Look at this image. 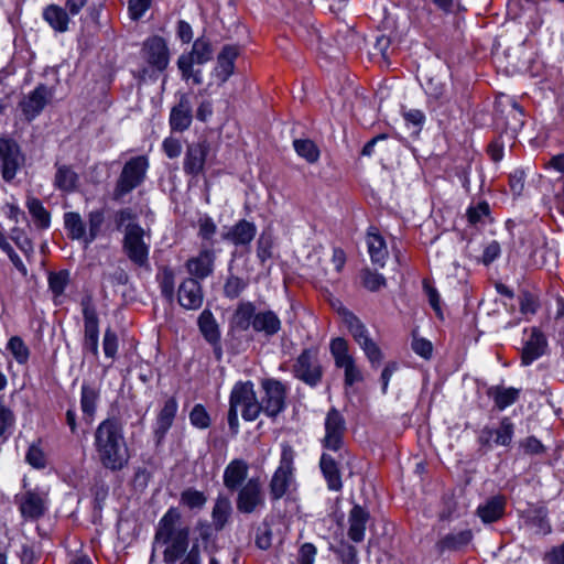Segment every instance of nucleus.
<instances>
[{"instance_id": "nucleus-43", "label": "nucleus", "mask_w": 564, "mask_h": 564, "mask_svg": "<svg viewBox=\"0 0 564 564\" xmlns=\"http://www.w3.org/2000/svg\"><path fill=\"white\" fill-rule=\"evenodd\" d=\"M99 399V392L91 386L82 387L80 408L89 420H93L96 412V404Z\"/></svg>"}, {"instance_id": "nucleus-52", "label": "nucleus", "mask_w": 564, "mask_h": 564, "mask_svg": "<svg viewBox=\"0 0 564 564\" xmlns=\"http://www.w3.org/2000/svg\"><path fill=\"white\" fill-rule=\"evenodd\" d=\"M189 422L191 424L199 430H206L212 424V419L209 413L207 412L206 408L197 403L193 406V409L189 412Z\"/></svg>"}, {"instance_id": "nucleus-31", "label": "nucleus", "mask_w": 564, "mask_h": 564, "mask_svg": "<svg viewBox=\"0 0 564 564\" xmlns=\"http://www.w3.org/2000/svg\"><path fill=\"white\" fill-rule=\"evenodd\" d=\"M319 468L326 480L327 488L332 491H340L343 489V480L339 463L330 454L323 453L319 459Z\"/></svg>"}, {"instance_id": "nucleus-54", "label": "nucleus", "mask_w": 564, "mask_h": 564, "mask_svg": "<svg viewBox=\"0 0 564 564\" xmlns=\"http://www.w3.org/2000/svg\"><path fill=\"white\" fill-rule=\"evenodd\" d=\"M25 460L34 468L41 469L46 466V457L39 444L30 445Z\"/></svg>"}, {"instance_id": "nucleus-36", "label": "nucleus", "mask_w": 564, "mask_h": 564, "mask_svg": "<svg viewBox=\"0 0 564 564\" xmlns=\"http://www.w3.org/2000/svg\"><path fill=\"white\" fill-rule=\"evenodd\" d=\"M231 513L232 506L230 499L225 495H218L212 510V522L214 529L216 531L224 530L226 524L229 522Z\"/></svg>"}, {"instance_id": "nucleus-47", "label": "nucleus", "mask_w": 564, "mask_h": 564, "mask_svg": "<svg viewBox=\"0 0 564 564\" xmlns=\"http://www.w3.org/2000/svg\"><path fill=\"white\" fill-rule=\"evenodd\" d=\"M26 207L31 214L33 220L41 228H47L50 226V214L44 208L40 199L31 197L26 202Z\"/></svg>"}, {"instance_id": "nucleus-4", "label": "nucleus", "mask_w": 564, "mask_h": 564, "mask_svg": "<svg viewBox=\"0 0 564 564\" xmlns=\"http://www.w3.org/2000/svg\"><path fill=\"white\" fill-rule=\"evenodd\" d=\"M214 58V47L212 41L206 36L197 37L192 50L183 53L177 58V68L183 80L199 86L204 82L203 70L195 68V65H204Z\"/></svg>"}, {"instance_id": "nucleus-6", "label": "nucleus", "mask_w": 564, "mask_h": 564, "mask_svg": "<svg viewBox=\"0 0 564 564\" xmlns=\"http://www.w3.org/2000/svg\"><path fill=\"white\" fill-rule=\"evenodd\" d=\"M280 370H290L295 379L310 388H316L322 383L324 377L319 349L315 346L304 348L290 368L286 362H283L280 365Z\"/></svg>"}, {"instance_id": "nucleus-33", "label": "nucleus", "mask_w": 564, "mask_h": 564, "mask_svg": "<svg viewBox=\"0 0 564 564\" xmlns=\"http://www.w3.org/2000/svg\"><path fill=\"white\" fill-rule=\"evenodd\" d=\"M366 242L372 263L383 267L388 258V248L384 238L379 234L376 227H369Z\"/></svg>"}, {"instance_id": "nucleus-38", "label": "nucleus", "mask_w": 564, "mask_h": 564, "mask_svg": "<svg viewBox=\"0 0 564 564\" xmlns=\"http://www.w3.org/2000/svg\"><path fill=\"white\" fill-rule=\"evenodd\" d=\"M329 351L336 368H347V366L356 361L349 351V344L344 337L333 338L329 343Z\"/></svg>"}, {"instance_id": "nucleus-11", "label": "nucleus", "mask_w": 564, "mask_h": 564, "mask_svg": "<svg viewBox=\"0 0 564 564\" xmlns=\"http://www.w3.org/2000/svg\"><path fill=\"white\" fill-rule=\"evenodd\" d=\"M261 413L274 420L286 409L289 387L278 379L267 378L261 381Z\"/></svg>"}, {"instance_id": "nucleus-42", "label": "nucleus", "mask_w": 564, "mask_h": 564, "mask_svg": "<svg viewBox=\"0 0 564 564\" xmlns=\"http://www.w3.org/2000/svg\"><path fill=\"white\" fill-rule=\"evenodd\" d=\"M293 147L297 155L306 160L307 163L314 164L319 160L321 151L314 141L310 139H295Z\"/></svg>"}, {"instance_id": "nucleus-25", "label": "nucleus", "mask_w": 564, "mask_h": 564, "mask_svg": "<svg viewBox=\"0 0 564 564\" xmlns=\"http://www.w3.org/2000/svg\"><path fill=\"white\" fill-rule=\"evenodd\" d=\"M370 520L369 511L360 505H354L348 513L347 536L354 543L365 540L367 524Z\"/></svg>"}, {"instance_id": "nucleus-55", "label": "nucleus", "mask_w": 564, "mask_h": 564, "mask_svg": "<svg viewBox=\"0 0 564 564\" xmlns=\"http://www.w3.org/2000/svg\"><path fill=\"white\" fill-rule=\"evenodd\" d=\"M0 248L8 254L13 265L23 276L28 274V269L23 264L21 258L14 252L11 245L7 241L4 235L0 231Z\"/></svg>"}, {"instance_id": "nucleus-61", "label": "nucleus", "mask_w": 564, "mask_h": 564, "mask_svg": "<svg viewBox=\"0 0 564 564\" xmlns=\"http://www.w3.org/2000/svg\"><path fill=\"white\" fill-rule=\"evenodd\" d=\"M411 348L416 355L424 359H430L432 357V343L425 338L413 336Z\"/></svg>"}, {"instance_id": "nucleus-15", "label": "nucleus", "mask_w": 564, "mask_h": 564, "mask_svg": "<svg viewBox=\"0 0 564 564\" xmlns=\"http://www.w3.org/2000/svg\"><path fill=\"white\" fill-rule=\"evenodd\" d=\"M325 436L322 440L323 447L333 452H339L344 446L346 421L341 413L332 408L325 419Z\"/></svg>"}, {"instance_id": "nucleus-5", "label": "nucleus", "mask_w": 564, "mask_h": 564, "mask_svg": "<svg viewBox=\"0 0 564 564\" xmlns=\"http://www.w3.org/2000/svg\"><path fill=\"white\" fill-rule=\"evenodd\" d=\"M294 458L293 447L286 442L282 443L279 466L269 481L271 501H279L295 488Z\"/></svg>"}, {"instance_id": "nucleus-26", "label": "nucleus", "mask_w": 564, "mask_h": 564, "mask_svg": "<svg viewBox=\"0 0 564 564\" xmlns=\"http://www.w3.org/2000/svg\"><path fill=\"white\" fill-rule=\"evenodd\" d=\"M51 98L48 88L44 85L37 86L26 95L20 102L23 115L28 120H33L44 109Z\"/></svg>"}, {"instance_id": "nucleus-23", "label": "nucleus", "mask_w": 564, "mask_h": 564, "mask_svg": "<svg viewBox=\"0 0 564 564\" xmlns=\"http://www.w3.org/2000/svg\"><path fill=\"white\" fill-rule=\"evenodd\" d=\"M257 235V226L247 219H240L223 231L221 239L235 247H249Z\"/></svg>"}, {"instance_id": "nucleus-22", "label": "nucleus", "mask_w": 564, "mask_h": 564, "mask_svg": "<svg viewBox=\"0 0 564 564\" xmlns=\"http://www.w3.org/2000/svg\"><path fill=\"white\" fill-rule=\"evenodd\" d=\"M15 499L21 516L25 520H37L46 511V498L36 491L28 490L18 495Z\"/></svg>"}, {"instance_id": "nucleus-35", "label": "nucleus", "mask_w": 564, "mask_h": 564, "mask_svg": "<svg viewBox=\"0 0 564 564\" xmlns=\"http://www.w3.org/2000/svg\"><path fill=\"white\" fill-rule=\"evenodd\" d=\"M197 325L205 340L220 350V330L212 311L204 310L198 316Z\"/></svg>"}, {"instance_id": "nucleus-64", "label": "nucleus", "mask_w": 564, "mask_h": 564, "mask_svg": "<svg viewBox=\"0 0 564 564\" xmlns=\"http://www.w3.org/2000/svg\"><path fill=\"white\" fill-rule=\"evenodd\" d=\"M102 348H104L105 356L108 358H113L117 354L118 337H117V334L110 328H107L105 332L104 340H102Z\"/></svg>"}, {"instance_id": "nucleus-24", "label": "nucleus", "mask_w": 564, "mask_h": 564, "mask_svg": "<svg viewBox=\"0 0 564 564\" xmlns=\"http://www.w3.org/2000/svg\"><path fill=\"white\" fill-rule=\"evenodd\" d=\"M177 409L178 404L176 399L171 397L164 402L162 409L158 413L153 429V435L156 444H161L164 441L169 430L173 425Z\"/></svg>"}, {"instance_id": "nucleus-49", "label": "nucleus", "mask_w": 564, "mask_h": 564, "mask_svg": "<svg viewBox=\"0 0 564 564\" xmlns=\"http://www.w3.org/2000/svg\"><path fill=\"white\" fill-rule=\"evenodd\" d=\"M198 232L197 236L202 240V245H215V235L217 232V226L213 218L208 215L200 217L197 221Z\"/></svg>"}, {"instance_id": "nucleus-21", "label": "nucleus", "mask_w": 564, "mask_h": 564, "mask_svg": "<svg viewBox=\"0 0 564 564\" xmlns=\"http://www.w3.org/2000/svg\"><path fill=\"white\" fill-rule=\"evenodd\" d=\"M177 302L185 310L196 311L204 302L203 286L195 278H185L178 285Z\"/></svg>"}, {"instance_id": "nucleus-27", "label": "nucleus", "mask_w": 564, "mask_h": 564, "mask_svg": "<svg viewBox=\"0 0 564 564\" xmlns=\"http://www.w3.org/2000/svg\"><path fill=\"white\" fill-rule=\"evenodd\" d=\"M249 473V465L241 458L232 459L225 468L223 475L224 486L234 492L240 489L246 482Z\"/></svg>"}, {"instance_id": "nucleus-57", "label": "nucleus", "mask_w": 564, "mask_h": 564, "mask_svg": "<svg viewBox=\"0 0 564 564\" xmlns=\"http://www.w3.org/2000/svg\"><path fill=\"white\" fill-rule=\"evenodd\" d=\"M57 171L54 178V185L56 188L68 192L70 188V169L67 164L56 163Z\"/></svg>"}, {"instance_id": "nucleus-19", "label": "nucleus", "mask_w": 564, "mask_h": 564, "mask_svg": "<svg viewBox=\"0 0 564 564\" xmlns=\"http://www.w3.org/2000/svg\"><path fill=\"white\" fill-rule=\"evenodd\" d=\"M23 159L19 145L8 139H0V170L6 181H11Z\"/></svg>"}, {"instance_id": "nucleus-28", "label": "nucleus", "mask_w": 564, "mask_h": 564, "mask_svg": "<svg viewBox=\"0 0 564 564\" xmlns=\"http://www.w3.org/2000/svg\"><path fill=\"white\" fill-rule=\"evenodd\" d=\"M486 394L490 400H492L495 409L503 411L519 401L521 389L496 384L488 387Z\"/></svg>"}, {"instance_id": "nucleus-34", "label": "nucleus", "mask_w": 564, "mask_h": 564, "mask_svg": "<svg viewBox=\"0 0 564 564\" xmlns=\"http://www.w3.org/2000/svg\"><path fill=\"white\" fill-rule=\"evenodd\" d=\"M473 532L469 529L451 532L440 539L435 547L442 554L444 552H457L467 546L473 540Z\"/></svg>"}, {"instance_id": "nucleus-46", "label": "nucleus", "mask_w": 564, "mask_h": 564, "mask_svg": "<svg viewBox=\"0 0 564 564\" xmlns=\"http://www.w3.org/2000/svg\"><path fill=\"white\" fill-rule=\"evenodd\" d=\"M330 551L337 555L341 564H359L358 550L346 540H341L337 546H332Z\"/></svg>"}, {"instance_id": "nucleus-37", "label": "nucleus", "mask_w": 564, "mask_h": 564, "mask_svg": "<svg viewBox=\"0 0 564 564\" xmlns=\"http://www.w3.org/2000/svg\"><path fill=\"white\" fill-rule=\"evenodd\" d=\"M525 524L538 535H547L552 532L549 512L545 507H536L529 510L525 516Z\"/></svg>"}, {"instance_id": "nucleus-40", "label": "nucleus", "mask_w": 564, "mask_h": 564, "mask_svg": "<svg viewBox=\"0 0 564 564\" xmlns=\"http://www.w3.org/2000/svg\"><path fill=\"white\" fill-rule=\"evenodd\" d=\"M155 280L159 284L161 295L167 302H173L175 297V272L169 265L159 267Z\"/></svg>"}, {"instance_id": "nucleus-8", "label": "nucleus", "mask_w": 564, "mask_h": 564, "mask_svg": "<svg viewBox=\"0 0 564 564\" xmlns=\"http://www.w3.org/2000/svg\"><path fill=\"white\" fill-rule=\"evenodd\" d=\"M343 322L354 340L359 345L372 368H377L383 359V352L378 344L370 337L369 330L361 319L352 312L341 311Z\"/></svg>"}, {"instance_id": "nucleus-63", "label": "nucleus", "mask_w": 564, "mask_h": 564, "mask_svg": "<svg viewBox=\"0 0 564 564\" xmlns=\"http://www.w3.org/2000/svg\"><path fill=\"white\" fill-rule=\"evenodd\" d=\"M316 554V546L313 543L306 542L299 550L296 564H314Z\"/></svg>"}, {"instance_id": "nucleus-16", "label": "nucleus", "mask_w": 564, "mask_h": 564, "mask_svg": "<svg viewBox=\"0 0 564 564\" xmlns=\"http://www.w3.org/2000/svg\"><path fill=\"white\" fill-rule=\"evenodd\" d=\"M82 311L85 323L84 349L90 351L94 356L98 354V316L93 303L91 295H85L82 300Z\"/></svg>"}, {"instance_id": "nucleus-7", "label": "nucleus", "mask_w": 564, "mask_h": 564, "mask_svg": "<svg viewBox=\"0 0 564 564\" xmlns=\"http://www.w3.org/2000/svg\"><path fill=\"white\" fill-rule=\"evenodd\" d=\"M34 551L25 536L9 534L6 527H0V564H33Z\"/></svg>"}, {"instance_id": "nucleus-41", "label": "nucleus", "mask_w": 564, "mask_h": 564, "mask_svg": "<svg viewBox=\"0 0 564 564\" xmlns=\"http://www.w3.org/2000/svg\"><path fill=\"white\" fill-rule=\"evenodd\" d=\"M43 19L57 32H66L68 29L67 12L56 4H50L44 9Z\"/></svg>"}, {"instance_id": "nucleus-32", "label": "nucleus", "mask_w": 564, "mask_h": 564, "mask_svg": "<svg viewBox=\"0 0 564 564\" xmlns=\"http://www.w3.org/2000/svg\"><path fill=\"white\" fill-rule=\"evenodd\" d=\"M282 328L278 314L271 310L259 311L254 317L252 330L268 338L275 336Z\"/></svg>"}, {"instance_id": "nucleus-29", "label": "nucleus", "mask_w": 564, "mask_h": 564, "mask_svg": "<svg viewBox=\"0 0 564 564\" xmlns=\"http://www.w3.org/2000/svg\"><path fill=\"white\" fill-rule=\"evenodd\" d=\"M507 507V498L503 495H496L479 505L476 513L484 523H494L503 518Z\"/></svg>"}, {"instance_id": "nucleus-50", "label": "nucleus", "mask_w": 564, "mask_h": 564, "mask_svg": "<svg viewBox=\"0 0 564 564\" xmlns=\"http://www.w3.org/2000/svg\"><path fill=\"white\" fill-rule=\"evenodd\" d=\"M361 284L370 292H377L387 284L386 278L370 269H364L360 273Z\"/></svg>"}, {"instance_id": "nucleus-44", "label": "nucleus", "mask_w": 564, "mask_h": 564, "mask_svg": "<svg viewBox=\"0 0 564 564\" xmlns=\"http://www.w3.org/2000/svg\"><path fill=\"white\" fill-rule=\"evenodd\" d=\"M520 313L524 316H533L540 308V299L536 293L528 290L520 292L518 296Z\"/></svg>"}, {"instance_id": "nucleus-58", "label": "nucleus", "mask_w": 564, "mask_h": 564, "mask_svg": "<svg viewBox=\"0 0 564 564\" xmlns=\"http://www.w3.org/2000/svg\"><path fill=\"white\" fill-rule=\"evenodd\" d=\"M68 282V272L61 271L58 273H51L48 276L50 289L55 295V299L63 294V291Z\"/></svg>"}, {"instance_id": "nucleus-45", "label": "nucleus", "mask_w": 564, "mask_h": 564, "mask_svg": "<svg viewBox=\"0 0 564 564\" xmlns=\"http://www.w3.org/2000/svg\"><path fill=\"white\" fill-rule=\"evenodd\" d=\"M514 434V424L510 417L503 416L499 422V427L494 430L495 444L500 446H509Z\"/></svg>"}, {"instance_id": "nucleus-39", "label": "nucleus", "mask_w": 564, "mask_h": 564, "mask_svg": "<svg viewBox=\"0 0 564 564\" xmlns=\"http://www.w3.org/2000/svg\"><path fill=\"white\" fill-rule=\"evenodd\" d=\"M192 123V109L186 99L174 106L170 113V126L172 130L183 132Z\"/></svg>"}, {"instance_id": "nucleus-3", "label": "nucleus", "mask_w": 564, "mask_h": 564, "mask_svg": "<svg viewBox=\"0 0 564 564\" xmlns=\"http://www.w3.org/2000/svg\"><path fill=\"white\" fill-rule=\"evenodd\" d=\"M140 54L145 65L133 70V77L138 79L139 84L148 80L156 82L160 74L170 64V51L166 41L159 35L150 36L143 42Z\"/></svg>"}, {"instance_id": "nucleus-53", "label": "nucleus", "mask_w": 564, "mask_h": 564, "mask_svg": "<svg viewBox=\"0 0 564 564\" xmlns=\"http://www.w3.org/2000/svg\"><path fill=\"white\" fill-rule=\"evenodd\" d=\"M7 348L19 364H25L28 361L30 351L20 337H11L8 341Z\"/></svg>"}, {"instance_id": "nucleus-14", "label": "nucleus", "mask_w": 564, "mask_h": 564, "mask_svg": "<svg viewBox=\"0 0 564 564\" xmlns=\"http://www.w3.org/2000/svg\"><path fill=\"white\" fill-rule=\"evenodd\" d=\"M547 347V338L540 328H525L521 347V365L530 366L546 354Z\"/></svg>"}, {"instance_id": "nucleus-10", "label": "nucleus", "mask_w": 564, "mask_h": 564, "mask_svg": "<svg viewBox=\"0 0 564 564\" xmlns=\"http://www.w3.org/2000/svg\"><path fill=\"white\" fill-rule=\"evenodd\" d=\"M144 236L145 231L139 224H127L122 251L133 265L149 269L150 243L145 241Z\"/></svg>"}, {"instance_id": "nucleus-9", "label": "nucleus", "mask_w": 564, "mask_h": 564, "mask_svg": "<svg viewBox=\"0 0 564 564\" xmlns=\"http://www.w3.org/2000/svg\"><path fill=\"white\" fill-rule=\"evenodd\" d=\"M148 169L149 159L145 155H138L128 160L116 182L112 199L120 202L126 195L139 187L145 180Z\"/></svg>"}, {"instance_id": "nucleus-12", "label": "nucleus", "mask_w": 564, "mask_h": 564, "mask_svg": "<svg viewBox=\"0 0 564 564\" xmlns=\"http://www.w3.org/2000/svg\"><path fill=\"white\" fill-rule=\"evenodd\" d=\"M229 405L236 410L240 409L245 421H256L261 414V409L253 382L250 380L236 382L229 395Z\"/></svg>"}, {"instance_id": "nucleus-48", "label": "nucleus", "mask_w": 564, "mask_h": 564, "mask_svg": "<svg viewBox=\"0 0 564 564\" xmlns=\"http://www.w3.org/2000/svg\"><path fill=\"white\" fill-rule=\"evenodd\" d=\"M249 282L247 279L229 274L224 284V295L229 300H235L248 288Z\"/></svg>"}, {"instance_id": "nucleus-51", "label": "nucleus", "mask_w": 564, "mask_h": 564, "mask_svg": "<svg viewBox=\"0 0 564 564\" xmlns=\"http://www.w3.org/2000/svg\"><path fill=\"white\" fill-rule=\"evenodd\" d=\"M207 501L204 492L193 488H187L182 491L180 502L189 509H202Z\"/></svg>"}, {"instance_id": "nucleus-18", "label": "nucleus", "mask_w": 564, "mask_h": 564, "mask_svg": "<svg viewBox=\"0 0 564 564\" xmlns=\"http://www.w3.org/2000/svg\"><path fill=\"white\" fill-rule=\"evenodd\" d=\"M216 252L213 249V243L202 245L197 256L189 258L185 268L189 274L188 278H195L196 281H202L213 274L215 268Z\"/></svg>"}, {"instance_id": "nucleus-56", "label": "nucleus", "mask_w": 564, "mask_h": 564, "mask_svg": "<svg viewBox=\"0 0 564 564\" xmlns=\"http://www.w3.org/2000/svg\"><path fill=\"white\" fill-rule=\"evenodd\" d=\"M489 214L490 207L489 204L485 200L479 202L475 206H470L466 212V216L470 225H476L480 223L482 218L488 216Z\"/></svg>"}, {"instance_id": "nucleus-13", "label": "nucleus", "mask_w": 564, "mask_h": 564, "mask_svg": "<svg viewBox=\"0 0 564 564\" xmlns=\"http://www.w3.org/2000/svg\"><path fill=\"white\" fill-rule=\"evenodd\" d=\"M237 491L236 508L242 514L260 511L265 506V495L259 478L252 477Z\"/></svg>"}, {"instance_id": "nucleus-30", "label": "nucleus", "mask_w": 564, "mask_h": 564, "mask_svg": "<svg viewBox=\"0 0 564 564\" xmlns=\"http://www.w3.org/2000/svg\"><path fill=\"white\" fill-rule=\"evenodd\" d=\"M256 314L257 311L253 302H239L230 318V327L238 332L249 330L253 327Z\"/></svg>"}, {"instance_id": "nucleus-17", "label": "nucleus", "mask_w": 564, "mask_h": 564, "mask_svg": "<svg viewBox=\"0 0 564 564\" xmlns=\"http://www.w3.org/2000/svg\"><path fill=\"white\" fill-rule=\"evenodd\" d=\"M209 151L210 144L206 139L187 144L183 161L184 173L192 177L203 174Z\"/></svg>"}, {"instance_id": "nucleus-62", "label": "nucleus", "mask_w": 564, "mask_h": 564, "mask_svg": "<svg viewBox=\"0 0 564 564\" xmlns=\"http://www.w3.org/2000/svg\"><path fill=\"white\" fill-rule=\"evenodd\" d=\"M403 118L408 124H412L414 132L419 133L425 122V115L419 109H409L403 111Z\"/></svg>"}, {"instance_id": "nucleus-20", "label": "nucleus", "mask_w": 564, "mask_h": 564, "mask_svg": "<svg viewBox=\"0 0 564 564\" xmlns=\"http://www.w3.org/2000/svg\"><path fill=\"white\" fill-rule=\"evenodd\" d=\"M240 55V47L235 44H226L217 55L216 66L213 76L219 85L225 84L235 73L236 59Z\"/></svg>"}, {"instance_id": "nucleus-59", "label": "nucleus", "mask_w": 564, "mask_h": 564, "mask_svg": "<svg viewBox=\"0 0 564 564\" xmlns=\"http://www.w3.org/2000/svg\"><path fill=\"white\" fill-rule=\"evenodd\" d=\"M520 447L527 455H541L544 454L546 448L535 436H528L520 441Z\"/></svg>"}, {"instance_id": "nucleus-60", "label": "nucleus", "mask_w": 564, "mask_h": 564, "mask_svg": "<svg viewBox=\"0 0 564 564\" xmlns=\"http://www.w3.org/2000/svg\"><path fill=\"white\" fill-rule=\"evenodd\" d=\"M152 0H129L128 11L131 20L138 21L150 9Z\"/></svg>"}, {"instance_id": "nucleus-2", "label": "nucleus", "mask_w": 564, "mask_h": 564, "mask_svg": "<svg viewBox=\"0 0 564 564\" xmlns=\"http://www.w3.org/2000/svg\"><path fill=\"white\" fill-rule=\"evenodd\" d=\"M154 542L165 545V564L177 563L185 555L189 545V528L182 524V514L177 508L171 507L160 519Z\"/></svg>"}, {"instance_id": "nucleus-1", "label": "nucleus", "mask_w": 564, "mask_h": 564, "mask_svg": "<svg viewBox=\"0 0 564 564\" xmlns=\"http://www.w3.org/2000/svg\"><path fill=\"white\" fill-rule=\"evenodd\" d=\"M94 437L95 448L105 468L117 471L128 464L129 453L119 416L111 415L101 421Z\"/></svg>"}]
</instances>
